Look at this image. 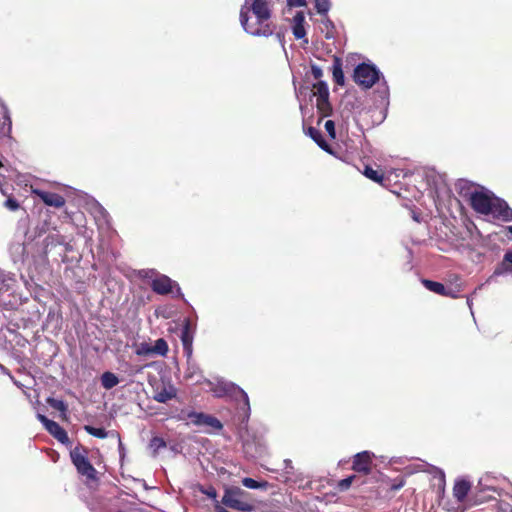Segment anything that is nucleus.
I'll list each match as a JSON object with an SVG mask.
<instances>
[{"instance_id":"f257e3e1","label":"nucleus","mask_w":512,"mask_h":512,"mask_svg":"<svg viewBox=\"0 0 512 512\" xmlns=\"http://www.w3.org/2000/svg\"><path fill=\"white\" fill-rule=\"evenodd\" d=\"M470 202L473 209L483 215H491L504 221L512 220V209L507 203L495 197L488 190H476L471 193Z\"/></svg>"},{"instance_id":"f03ea898","label":"nucleus","mask_w":512,"mask_h":512,"mask_svg":"<svg viewBox=\"0 0 512 512\" xmlns=\"http://www.w3.org/2000/svg\"><path fill=\"white\" fill-rule=\"evenodd\" d=\"M240 23L248 34L256 37H269L275 30V26L270 20H265L261 23L253 15H248L247 7L240 10Z\"/></svg>"},{"instance_id":"7ed1b4c3","label":"nucleus","mask_w":512,"mask_h":512,"mask_svg":"<svg viewBox=\"0 0 512 512\" xmlns=\"http://www.w3.org/2000/svg\"><path fill=\"white\" fill-rule=\"evenodd\" d=\"M175 418L178 421L185 422L187 425L193 424L198 427H209L213 430L222 429V424L217 418L202 412H195L189 409H182L175 416Z\"/></svg>"},{"instance_id":"20e7f679","label":"nucleus","mask_w":512,"mask_h":512,"mask_svg":"<svg viewBox=\"0 0 512 512\" xmlns=\"http://www.w3.org/2000/svg\"><path fill=\"white\" fill-rule=\"evenodd\" d=\"M247 495V492L239 487H229L225 489L222 503L237 511L250 512L253 510V505L247 501Z\"/></svg>"},{"instance_id":"39448f33","label":"nucleus","mask_w":512,"mask_h":512,"mask_svg":"<svg viewBox=\"0 0 512 512\" xmlns=\"http://www.w3.org/2000/svg\"><path fill=\"white\" fill-rule=\"evenodd\" d=\"M140 275L144 278H153L151 286L154 292L162 295L173 293V288L176 287V294L180 295V288L177 283L172 281L168 276L158 275L154 270H142L140 271Z\"/></svg>"},{"instance_id":"423d86ee","label":"nucleus","mask_w":512,"mask_h":512,"mask_svg":"<svg viewBox=\"0 0 512 512\" xmlns=\"http://www.w3.org/2000/svg\"><path fill=\"white\" fill-rule=\"evenodd\" d=\"M380 78V71L371 64H359L354 70L355 82L364 89L371 88Z\"/></svg>"},{"instance_id":"0eeeda50","label":"nucleus","mask_w":512,"mask_h":512,"mask_svg":"<svg viewBox=\"0 0 512 512\" xmlns=\"http://www.w3.org/2000/svg\"><path fill=\"white\" fill-rule=\"evenodd\" d=\"M313 95L316 97V106L322 117L329 116L332 107L329 103V89L324 81H318L313 85Z\"/></svg>"},{"instance_id":"6e6552de","label":"nucleus","mask_w":512,"mask_h":512,"mask_svg":"<svg viewBox=\"0 0 512 512\" xmlns=\"http://www.w3.org/2000/svg\"><path fill=\"white\" fill-rule=\"evenodd\" d=\"M247 7V14L253 15L261 23L271 18V3L268 0H245L241 8Z\"/></svg>"},{"instance_id":"1a4fd4ad","label":"nucleus","mask_w":512,"mask_h":512,"mask_svg":"<svg viewBox=\"0 0 512 512\" xmlns=\"http://www.w3.org/2000/svg\"><path fill=\"white\" fill-rule=\"evenodd\" d=\"M70 456L73 464L75 465L77 471L80 474L86 476L89 479L95 478V468L91 465L87 457L79 449L76 448L73 451H71Z\"/></svg>"},{"instance_id":"9d476101","label":"nucleus","mask_w":512,"mask_h":512,"mask_svg":"<svg viewBox=\"0 0 512 512\" xmlns=\"http://www.w3.org/2000/svg\"><path fill=\"white\" fill-rule=\"evenodd\" d=\"M38 420L44 425L45 429L61 443L69 441L66 431L55 421L48 419L42 414L37 415Z\"/></svg>"},{"instance_id":"9b49d317","label":"nucleus","mask_w":512,"mask_h":512,"mask_svg":"<svg viewBox=\"0 0 512 512\" xmlns=\"http://www.w3.org/2000/svg\"><path fill=\"white\" fill-rule=\"evenodd\" d=\"M238 392L239 394H241L242 398L244 399L245 401V404L246 405H249V401H248V396L247 394L242 390L240 389L239 387H237L236 385H234L233 383H229V382H224V381H219L215 387L212 389V392L214 393V395L216 397H224L226 395H230V394H233L234 392Z\"/></svg>"},{"instance_id":"f8f14e48","label":"nucleus","mask_w":512,"mask_h":512,"mask_svg":"<svg viewBox=\"0 0 512 512\" xmlns=\"http://www.w3.org/2000/svg\"><path fill=\"white\" fill-rule=\"evenodd\" d=\"M373 453L363 451L357 453L353 460V470L359 473L369 474L371 471Z\"/></svg>"},{"instance_id":"ddd939ff","label":"nucleus","mask_w":512,"mask_h":512,"mask_svg":"<svg viewBox=\"0 0 512 512\" xmlns=\"http://www.w3.org/2000/svg\"><path fill=\"white\" fill-rule=\"evenodd\" d=\"M31 191L34 195H37L48 206L60 208L65 204V199L59 194L43 191L37 188H32Z\"/></svg>"},{"instance_id":"4468645a","label":"nucleus","mask_w":512,"mask_h":512,"mask_svg":"<svg viewBox=\"0 0 512 512\" xmlns=\"http://www.w3.org/2000/svg\"><path fill=\"white\" fill-rule=\"evenodd\" d=\"M177 395V389L173 384H162L157 386L154 391V400L159 403H166L169 400L175 398Z\"/></svg>"},{"instance_id":"2eb2a0df","label":"nucleus","mask_w":512,"mask_h":512,"mask_svg":"<svg viewBox=\"0 0 512 512\" xmlns=\"http://www.w3.org/2000/svg\"><path fill=\"white\" fill-rule=\"evenodd\" d=\"M90 212L93 215L98 226L103 227L108 225V213L98 202H93L90 205Z\"/></svg>"},{"instance_id":"dca6fc26","label":"nucleus","mask_w":512,"mask_h":512,"mask_svg":"<svg viewBox=\"0 0 512 512\" xmlns=\"http://www.w3.org/2000/svg\"><path fill=\"white\" fill-rule=\"evenodd\" d=\"M305 16L303 12H297L293 17V35L297 39H304L306 36V30L304 27Z\"/></svg>"},{"instance_id":"f3484780","label":"nucleus","mask_w":512,"mask_h":512,"mask_svg":"<svg viewBox=\"0 0 512 512\" xmlns=\"http://www.w3.org/2000/svg\"><path fill=\"white\" fill-rule=\"evenodd\" d=\"M470 488L471 485L468 481L458 480L453 487V495L459 502H462L466 498Z\"/></svg>"},{"instance_id":"a211bd4d","label":"nucleus","mask_w":512,"mask_h":512,"mask_svg":"<svg viewBox=\"0 0 512 512\" xmlns=\"http://www.w3.org/2000/svg\"><path fill=\"white\" fill-rule=\"evenodd\" d=\"M181 340H182V344H183V348H184L185 353L188 356H190L192 354L193 336L190 333V328H189V323L188 322H186V324H185V326H184V328L182 330Z\"/></svg>"},{"instance_id":"6ab92c4d","label":"nucleus","mask_w":512,"mask_h":512,"mask_svg":"<svg viewBox=\"0 0 512 512\" xmlns=\"http://www.w3.org/2000/svg\"><path fill=\"white\" fill-rule=\"evenodd\" d=\"M512 250L507 251L504 255L502 263L495 269L494 275H503L505 273L511 272L512 268Z\"/></svg>"},{"instance_id":"aec40b11","label":"nucleus","mask_w":512,"mask_h":512,"mask_svg":"<svg viewBox=\"0 0 512 512\" xmlns=\"http://www.w3.org/2000/svg\"><path fill=\"white\" fill-rule=\"evenodd\" d=\"M118 383V377L112 372H104L101 376V384L107 390L112 389L118 385Z\"/></svg>"},{"instance_id":"412c9836","label":"nucleus","mask_w":512,"mask_h":512,"mask_svg":"<svg viewBox=\"0 0 512 512\" xmlns=\"http://www.w3.org/2000/svg\"><path fill=\"white\" fill-rule=\"evenodd\" d=\"M333 78L338 85H344L345 77L342 70L341 61L338 58L334 60L333 64Z\"/></svg>"},{"instance_id":"4be33fe9","label":"nucleus","mask_w":512,"mask_h":512,"mask_svg":"<svg viewBox=\"0 0 512 512\" xmlns=\"http://www.w3.org/2000/svg\"><path fill=\"white\" fill-rule=\"evenodd\" d=\"M307 134L325 151H329L328 145L322 138V135L319 130L314 127H309L307 130Z\"/></svg>"},{"instance_id":"5701e85b","label":"nucleus","mask_w":512,"mask_h":512,"mask_svg":"<svg viewBox=\"0 0 512 512\" xmlns=\"http://www.w3.org/2000/svg\"><path fill=\"white\" fill-rule=\"evenodd\" d=\"M423 284L428 290L436 294L443 295V293H447V288L439 282L423 280Z\"/></svg>"},{"instance_id":"b1692460","label":"nucleus","mask_w":512,"mask_h":512,"mask_svg":"<svg viewBox=\"0 0 512 512\" xmlns=\"http://www.w3.org/2000/svg\"><path fill=\"white\" fill-rule=\"evenodd\" d=\"M47 403L54 409L61 412L62 418H66L67 405L62 400H58L55 398H48Z\"/></svg>"},{"instance_id":"393cba45","label":"nucleus","mask_w":512,"mask_h":512,"mask_svg":"<svg viewBox=\"0 0 512 512\" xmlns=\"http://www.w3.org/2000/svg\"><path fill=\"white\" fill-rule=\"evenodd\" d=\"M152 348H153V354H155V355L164 356L168 352L167 342L162 338L156 340L155 344L152 345Z\"/></svg>"},{"instance_id":"a878e982","label":"nucleus","mask_w":512,"mask_h":512,"mask_svg":"<svg viewBox=\"0 0 512 512\" xmlns=\"http://www.w3.org/2000/svg\"><path fill=\"white\" fill-rule=\"evenodd\" d=\"M242 484L249 489H260V488H266L267 482H257L256 480L252 478H243Z\"/></svg>"},{"instance_id":"bb28decb","label":"nucleus","mask_w":512,"mask_h":512,"mask_svg":"<svg viewBox=\"0 0 512 512\" xmlns=\"http://www.w3.org/2000/svg\"><path fill=\"white\" fill-rule=\"evenodd\" d=\"M84 429L87 433L97 438L104 439L108 436V433L103 428H96L90 425H86Z\"/></svg>"},{"instance_id":"cd10ccee","label":"nucleus","mask_w":512,"mask_h":512,"mask_svg":"<svg viewBox=\"0 0 512 512\" xmlns=\"http://www.w3.org/2000/svg\"><path fill=\"white\" fill-rule=\"evenodd\" d=\"M330 0H315V8L321 15H326L330 10Z\"/></svg>"},{"instance_id":"c85d7f7f","label":"nucleus","mask_w":512,"mask_h":512,"mask_svg":"<svg viewBox=\"0 0 512 512\" xmlns=\"http://www.w3.org/2000/svg\"><path fill=\"white\" fill-rule=\"evenodd\" d=\"M136 354L139 356L153 355L152 345L147 342L140 343L136 348Z\"/></svg>"},{"instance_id":"c756f323","label":"nucleus","mask_w":512,"mask_h":512,"mask_svg":"<svg viewBox=\"0 0 512 512\" xmlns=\"http://www.w3.org/2000/svg\"><path fill=\"white\" fill-rule=\"evenodd\" d=\"M364 175L373 180L374 182L380 183L383 180V176L379 174L378 171L374 170L371 167H365Z\"/></svg>"},{"instance_id":"7c9ffc66","label":"nucleus","mask_w":512,"mask_h":512,"mask_svg":"<svg viewBox=\"0 0 512 512\" xmlns=\"http://www.w3.org/2000/svg\"><path fill=\"white\" fill-rule=\"evenodd\" d=\"M149 446L154 451V453H157L160 449L166 447V442L160 437H153Z\"/></svg>"},{"instance_id":"2f4dec72","label":"nucleus","mask_w":512,"mask_h":512,"mask_svg":"<svg viewBox=\"0 0 512 512\" xmlns=\"http://www.w3.org/2000/svg\"><path fill=\"white\" fill-rule=\"evenodd\" d=\"M324 127H325V129H326L327 133L329 134V136H330L331 138H333V139H334V138H335V136H336V131H335V124H334V122H333L332 120H327V121L325 122Z\"/></svg>"},{"instance_id":"473e14b6","label":"nucleus","mask_w":512,"mask_h":512,"mask_svg":"<svg viewBox=\"0 0 512 512\" xmlns=\"http://www.w3.org/2000/svg\"><path fill=\"white\" fill-rule=\"evenodd\" d=\"M354 476L347 477L339 482V487L342 490L348 489L352 484Z\"/></svg>"},{"instance_id":"72a5a7b5","label":"nucleus","mask_w":512,"mask_h":512,"mask_svg":"<svg viewBox=\"0 0 512 512\" xmlns=\"http://www.w3.org/2000/svg\"><path fill=\"white\" fill-rule=\"evenodd\" d=\"M311 73L315 79H320L323 76L322 69L317 65L311 66Z\"/></svg>"},{"instance_id":"f704fd0d","label":"nucleus","mask_w":512,"mask_h":512,"mask_svg":"<svg viewBox=\"0 0 512 512\" xmlns=\"http://www.w3.org/2000/svg\"><path fill=\"white\" fill-rule=\"evenodd\" d=\"M5 206H6L7 208H9L10 210H17V209H18V207H19V204H18V202H17L16 200H14V199H8V200H6V202H5Z\"/></svg>"},{"instance_id":"c9c22d12","label":"nucleus","mask_w":512,"mask_h":512,"mask_svg":"<svg viewBox=\"0 0 512 512\" xmlns=\"http://www.w3.org/2000/svg\"><path fill=\"white\" fill-rule=\"evenodd\" d=\"M290 7H302L306 4L305 0H287Z\"/></svg>"},{"instance_id":"e433bc0d","label":"nucleus","mask_w":512,"mask_h":512,"mask_svg":"<svg viewBox=\"0 0 512 512\" xmlns=\"http://www.w3.org/2000/svg\"><path fill=\"white\" fill-rule=\"evenodd\" d=\"M443 296H449L452 298H456L457 294L451 288H447V293H443Z\"/></svg>"},{"instance_id":"4c0bfd02","label":"nucleus","mask_w":512,"mask_h":512,"mask_svg":"<svg viewBox=\"0 0 512 512\" xmlns=\"http://www.w3.org/2000/svg\"><path fill=\"white\" fill-rule=\"evenodd\" d=\"M494 276H495L494 274H493V275H491V277H489V278H488V281H491V280H492V278H494Z\"/></svg>"},{"instance_id":"58836bf2","label":"nucleus","mask_w":512,"mask_h":512,"mask_svg":"<svg viewBox=\"0 0 512 512\" xmlns=\"http://www.w3.org/2000/svg\"><path fill=\"white\" fill-rule=\"evenodd\" d=\"M494 276H495L494 274H493V275H491V277H489V278H488V281H491V280H492V278H494Z\"/></svg>"},{"instance_id":"ea45409f","label":"nucleus","mask_w":512,"mask_h":512,"mask_svg":"<svg viewBox=\"0 0 512 512\" xmlns=\"http://www.w3.org/2000/svg\"><path fill=\"white\" fill-rule=\"evenodd\" d=\"M494 276H495L494 274H493V275H491V277H489V278H488V281H491V280H492V278H494Z\"/></svg>"},{"instance_id":"a19ab883","label":"nucleus","mask_w":512,"mask_h":512,"mask_svg":"<svg viewBox=\"0 0 512 512\" xmlns=\"http://www.w3.org/2000/svg\"><path fill=\"white\" fill-rule=\"evenodd\" d=\"M508 229H509L510 233H512V226H509Z\"/></svg>"},{"instance_id":"79ce46f5","label":"nucleus","mask_w":512,"mask_h":512,"mask_svg":"<svg viewBox=\"0 0 512 512\" xmlns=\"http://www.w3.org/2000/svg\"><path fill=\"white\" fill-rule=\"evenodd\" d=\"M2 166V163L0 162V167Z\"/></svg>"}]
</instances>
